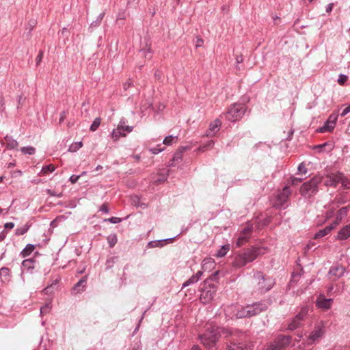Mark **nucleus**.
<instances>
[{
  "instance_id": "f257e3e1",
  "label": "nucleus",
  "mask_w": 350,
  "mask_h": 350,
  "mask_svg": "<svg viewBox=\"0 0 350 350\" xmlns=\"http://www.w3.org/2000/svg\"><path fill=\"white\" fill-rule=\"evenodd\" d=\"M265 252V247H252L237 255L234 258L233 265L239 268L242 267L247 263L253 262L258 256L263 255Z\"/></svg>"
},
{
  "instance_id": "f03ea898",
  "label": "nucleus",
  "mask_w": 350,
  "mask_h": 350,
  "mask_svg": "<svg viewBox=\"0 0 350 350\" xmlns=\"http://www.w3.org/2000/svg\"><path fill=\"white\" fill-rule=\"evenodd\" d=\"M220 336V328L211 326L206 333L200 336V339L206 350H217L216 342Z\"/></svg>"
},
{
  "instance_id": "7ed1b4c3",
  "label": "nucleus",
  "mask_w": 350,
  "mask_h": 350,
  "mask_svg": "<svg viewBox=\"0 0 350 350\" xmlns=\"http://www.w3.org/2000/svg\"><path fill=\"white\" fill-rule=\"evenodd\" d=\"M254 284L256 291L263 294L271 289L275 282L272 278L266 277L262 272L256 271L254 274Z\"/></svg>"
},
{
  "instance_id": "20e7f679",
  "label": "nucleus",
  "mask_w": 350,
  "mask_h": 350,
  "mask_svg": "<svg viewBox=\"0 0 350 350\" xmlns=\"http://www.w3.org/2000/svg\"><path fill=\"white\" fill-rule=\"evenodd\" d=\"M322 182V177L315 176L308 182L304 183L300 188V193L304 197H311L318 191V186Z\"/></svg>"
},
{
  "instance_id": "39448f33",
  "label": "nucleus",
  "mask_w": 350,
  "mask_h": 350,
  "mask_svg": "<svg viewBox=\"0 0 350 350\" xmlns=\"http://www.w3.org/2000/svg\"><path fill=\"white\" fill-rule=\"evenodd\" d=\"M226 314L229 316L231 319H241L246 317H251L250 312L248 310L247 306L245 307H242L240 306L232 304L226 307L224 310Z\"/></svg>"
},
{
  "instance_id": "423d86ee",
  "label": "nucleus",
  "mask_w": 350,
  "mask_h": 350,
  "mask_svg": "<svg viewBox=\"0 0 350 350\" xmlns=\"http://www.w3.org/2000/svg\"><path fill=\"white\" fill-rule=\"evenodd\" d=\"M246 111V107L243 104L232 105L226 113V118L230 122L239 121Z\"/></svg>"
},
{
  "instance_id": "0eeeda50",
  "label": "nucleus",
  "mask_w": 350,
  "mask_h": 350,
  "mask_svg": "<svg viewBox=\"0 0 350 350\" xmlns=\"http://www.w3.org/2000/svg\"><path fill=\"white\" fill-rule=\"evenodd\" d=\"M217 291L214 284H208L207 281H204L203 286L200 290V300L203 304L210 302L213 298Z\"/></svg>"
},
{
  "instance_id": "6e6552de",
  "label": "nucleus",
  "mask_w": 350,
  "mask_h": 350,
  "mask_svg": "<svg viewBox=\"0 0 350 350\" xmlns=\"http://www.w3.org/2000/svg\"><path fill=\"white\" fill-rule=\"evenodd\" d=\"M291 341L289 336H279L272 342L267 345L265 350H284Z\"/></svg>"
},
{
  "instance_id": "1a4fd4ad",
  "label": "nucleus",
  "mask_w": 350,
  "mask_h": 350,
  "mask_svg": "<svg viewBox=\"0 0 350 350\" xmlns=\"http://www.w3.org/2000/svg\"><path fill=\"white\" fill-rule=\"evenodd\" d=\"M325 334V327L320 323L314 325V329L311 332L307 339V344L313 345L318 342Z\"/></svg>"
},
{
  "instance_id": "9d476101",
  "label": "nucleus",
  "mask_w": 350,
  "mask_h": 350,
  "mask_svg": "<svg viewBox=\"0 0 350 350\" xmlns=\"http://www.w3.org/2000/svg\"><path fill=\"white\" fill-rule=\"evenodd\" d=\"M248 310H250V313L251 317L257 315L262 312L267 310L268 306L265 302H256L252 305H247Z\"/></svg>"
},
{
  "instance_id": "9b49d317",
  "label": "nucleus",
  "mask_w": 350,
  "mask_h": 350,
  "mask_svg": "<svg viewBox=\"0 0 350 350\" xmlns=\"http://www.w3.org/2000/svg\"><path fill=\"white\" fill-rule=\"evenodd\" d=\"M252 231V226L251 225H248L243 228L237 239V244L238 246H241L249 240Z\"/></svg>"
},
{
  "instance_id": "f8f14e48",
  "label": "nucleus",
  "mask_w": 350,
  "mask_h": 350,
  "mask_svg": "<svg viewBox=\"0 0 350 350\" xmlns=\"http://www.w3.org/2000/svg\"><path fill=\"white\" fill-rule=\"evenodd\" d=\"M333 301V299L325 298L324 295H320L316 300V305L319 308L326 310L332 307Z\"/></svg>"
},
{
  "instance_id": "ddd939ff",
  "label": "nucleus",
  "mask_w": 350,
  "mask_h": 350,
  "mask_svg": "<svg viewBox=\"0 0 350 350\" xmlns=\"http://www.w3.org/2000/svg\"><path fill=\"white\" fill-rule=\"evenodd\" d=\"M291 191L288 186H285L282 191L277 196V202L278 205L283 206L288 200Z\"/></svg>"
},
{
  "instance_id": "4468645a",
  "label": "nucleus",
  "mask_w": 350,
  "mask_h": 350,
  "mask_svg": "<svg viewBox=\"0 0 350 350\" xmlns=\"http://www.w3.org/2000/svg\"><path fill=\"white\" fill-rule=\"evenodd\" d=\"M345 272V268L342 265H336L330 268L329 275L334 280L342 277Z\"/></svg>"
},
{
  "instance_id": "2eb2a0df",
  "label": "nucleus",
  "mask_w": 350,
  "mask_h": 350,
  "mask_svg": "<svg viewBox=\"0 0 350 350\" xmlns=\"http://www.w3.org/2000/svg\"><path fill=\"white\" fill-rule=\"evenodd\" d=\"M221 125V122L219 119H215L213 122L209 124L208 129L206 131V135L208 137L213 136L217 133Z\"/></svg>"
},
{
  "instance_id": "dca6fc26",
  "label": "nucleus",
  "mask_w": 350,
  "mask_h": 350,
  "mask_svg": "<svg viewBox=\"0 0 350 350\" xmlns=\"http://www.w3.org/2000/svg\"><path fill=\"white\" fill-rule=\"evenodd\" d=\"M342 173L332 174L327 176L325 184L327 186L336 187L342 179Z\"/></svg>"
},
{
  "instance_id": "f3484780",
  "label": "nucleus",
  "mask_w": 350,
  "mask_h": 350,
  "mask_svg": "<svg viewBox=\"0 0 350 350\" xmlns=\"http://www.w3.org/2000/svg\"><path fill=\"white\" fill-rule=\"evenodd\" d=\"M124 121L121 120L118 125L117 129H113L111 132V137L115 140H118L120 137L126 136V133H124Z\"/></svg>"
},
{
  "instance_id": "a211bd4d",
  "label": "nucleus",
  "mask_w": 350,
  "mask_h": 350,
  "mask_svg": "<svg viewBox=\"0 0 350 350\" xmlns=\"http://www.w3.org/2000/svg\"><path fill=\"white\" fill-rule=\"evenodd\" d=\"M348 211L349 208L347 206H343L340 209H339V211L337 213L336 219L332 223V224H334L335 227L341 222V221L345 217L347 216Z\"/></svg>"
},
{
  "instance_id": "6ab92c4d",
  "label": "nucleus",
  "mask_w": 350,
  "mask_h": 350,
  "mask_svg": "<svg viewBox=\"0 0 350 350\" xmlns=\"http://www.w3.org/2000/svg\"><path fill=\"white\" fill-rule=\"evenodd\" d=\"M349 237H350V224L339 230L337 235V239L339 240H346Z\"/></svg>"
},
{
  "instance_id": "aec40b11",
  "label": "nucleus",
  "mask_w": 350,
  "mask_h": 350,
  "mask_svg": "<svg viewBox=\"0 0 350 350\" xmlns=\"http://www.w3.org/2000/svg\"><path fill=\"white\" fill-rule=\"evenodd\" d=\"M336 227L334 226V224H331L329 226H327L323 229H321L319 230L315 234L314 238V239H319L323 237L324 236L329 234L333 229H334Z\"/></svg>"
},
{
  "instance_id": "412c9836",
  "label": "nucleus",
  "mask_w": 350,
  "mask_h": 350,
  "mask_svg": "<svg viewBox=\"0 0 350 350\" xmlns=\"http://www.w3.org/2000/svg\"><path fill=\"white\" fill-rule=\"evenodd\" d=\"M335 128V124L331 123L329 121L326 120L323 126L319 128L317 131L318 133H326V132H332Z\"/></svg>"
},
{
  "instance_id": "4be33fe9",
  "label": "nucleus",
  "mask_w": 350,
  "mask_h": 350,
  "mask_svg": "<svg viewBox=\"0 0 350 350\" xmlns=\"http://www.w3.org/2000/svg\"><path fill=\"white\" fill-rule=\"evenodd\" d=\"M176 237H172V238H168V239H162V240H159L157 241H150L149 243V245H150L151 247H163V242L172 243Z\"/></svg>"
},
{
  "instance_id": "5701e85b",
  "label": "nucleus",
  "mask_w": 350,
  "mask_h": 350,
  "mask_svg": "<svg viewBox=\"0 0 350 350\" xmlns=\"http://www.w3.org/2000/svg\"><path fill=\"white\" fill-rule=\"evenodd\" d=\"M308 310H309V308L308 306H303L301 308L299 312L295 316V317L297 318V320L298 319L299 321L302 322L304 321V319H305V317H306V315L308 314Z\"/></svg>"
},
{
  "instance_id": "b1692460",
  "label": "nucleus",
  "mask_w": 350,
  "mask_h": 350,
  "mask_svg": "<svg viewBox=\"0 0 350 350\" xmlns=\"http://www.w3.org/2000/svg\"><path fill=\"white\" fill-rule=\"evenodd\" d=\"M36 260L32 258L24 260L22 262V266L27 270L33 269L35 267Z\"/></svg>"
},
{
  "instance_id": "393cba45",
  "label": "nucleus",
  "mask_w": 350,
  "mask_h": 350,
  "mask_svg": "<svg viewBox=\"0 0 350 350\" xmlns=\"http://www.w3.org/2000/svg\"><path fill=\"white\" fill-rule=\"evenodd\" d=\"M35 249V246L33 244H27L25 247L21 251V255L23 257L29 256Z\"/></svg>"
},
{
  "instance_id": "a878e982",
  "label": "nucleus",
  "mask_w": 350,
  "mask_h": 350,
  "mask_svg": "<svg viewBox=\"0 0 350 350\" xmlns=\"http://www.w3.org/2000/svg\"><path fill=\"white\" fill-rule=\"evenodd\" d=\"M6 139V146L10 149L16 148L18 143L16 140L12 139L11 137H5Z\"/></svg>"
},
{
  "instance_id": "bb28decb",
  "label": "nucleus",
  "mask_w": 350,
  "mask_h": 350,
  "mask_svg": "<svg viewBox=\"0 0 350 350\" xmlns=\"http://www.w3.org/2000/svg\"><path fill=\"white\" fill-rule=\"evenodd\" d=\"M52 305L51 302L46 303L43 306L40 308V314L41 316L48 314L51 312Z\"/></svg>"
},
{
  "instance_id": "cd10ccee",
  "label": "nucleus",
  "mask_w": 350,
  "mask_h": 350,
  "mask_svg": "<svg viewBox=\"0 0 350 350\" xmlns=\"http://www.w3.org/2000/svg\"><path fill=\"white\" fill-rule=\"evenodd\" d=\"M87 282V276H84L82 278L80 279V280L74 286L73 290L77 291V292H79L80 290L79 289V287L84 288Z\"/></svg>"
},
{
  "instance_id": "c85d7f7f",
  "label": "nucleus",
  "mask_w": 350,
  "mask_h": 350,
  "mask_svg": "<svg viewBox=\"0 0 350 350\" xmlns=\"http://www.w3.org/2000/svg\"><path fill=\"white\" fill-rule=\"evenodd\" d=\"M301 323V322L300 321H299L298 319L297 320V318L295 317V318L288 324V329L289 330L296 329L297 327H299Z\"/></svg>"
},
{
  "instance_id": "c756f323",
  "label": "nucleus",
  "mask_w": 350,
  "mask_h": 350,
  "mask_svg": "<svg viewBox=\"0 0 350 350\" xmlns=\"http://www.w3.org/2000/svg\"><path fill=\"white\" fill-rule=\"evenodd\" d=\"M59 279L57 278L55 280H54V282L51 284V285H49L47 286L44 290H43V293L45 294V295H48L49 293H51L53 291V288H54V285H56L58 282H59Z\"/></svg>"
},
{
  "instance_id": "7c9ffc66",
  "label": "nucleus",
  "mask_w": 350,
  "mask_h": 350,
  "mask_svg": "<svg viewBox=\"0 0 350 350\" xmlns=\"http://www.w3.org/2000/svg\"><path fill=\"white\" fill-rule=\"evenodd\" d=\"M177 136L168 135L164 138L163 143L165 145L170 146L174 143V140H176V142L177 141Z\"/></svg>"
},
{
  "instance_id": "2f4dec72",
  "label": "nucleus",
  "mask_w": 350,
  "mask_h": 350,
  "mask_svg": "<svg viewBox=\"0 0 350 350\" xmlns=\"http://www.w3.org/2000/svg\"><path fill=\"white\" fill-rule=\"evenodd\" d=\"M100 122L101 119L100 118H96L90 126V131L93 132L96 131L100 125Z\"/></svg>"
},
{
  "instance_id": "473e14b6",
  "label": "nucleus",
  "mask_w": 350,
  "mask_h": 350,
  "mask_svg": "<svg viewBox=\"0 0 350 350\" xmlns=\"http://www.w3.org/2000/svg\"><path fill=\"white\" fill-rule=\"evenodd\" d=\"M29 228V226L27 224L23 226V227L18 228L16 230L15 234L17 236L23 235L28 231Z\"/></svg>"
},
{
  "instance_id": "72a5a7b5",
  "label": "nucleus",
  "mask_w": 350,
  "mask_h": 350,
  "mask_svg": "<svg viewBox=\"0 0 350 350\" xmlns=\"http://www.w3.org/2000/svg\"><path fill=\"white\" fill-rule=\"evenodd\" d=\"M229 246L228 245H223L221 248L217 252V256L220 258L224 256L227 254Z\"/></svg>"
},
{
  "instance_id": "f704fd0d",
  "label": "nucleus",
  "mask_w": 350,
  "mask_h": 350,
  "mask_svg": "<svg viewBox=\"0 0 350 350\" xmlns=\"http://www.w3.org/2000/svg\"><path fill=\"white\" fill-rule=\"evenodd\" d=\"M108 243L110 247H113L117 243V237L116 234H110L107 237Z\"/></svg>"
},
{
  "instance_id": "c9c22d12",
  "label": "nucleus",
  "mask_w": 350,
  "mask_h": 350,
  "mask_svg": "<svg viewBox=\"0 0 350 350\" xmlns=\"http://www.w3.org/2000/svg\"><path fill=\"white\" fill-rule=\"evenodd\" d=\"M55 170V166L52 164H50L43 166L41 171L43 174H48L49 172H53Z\"/></svg>"
},
{
  "instance_id": "e433bc0d",
  "label": "nucleus",
  "mask_w": 350,
  "mask_h": 350,
  "mask_svg": "<svg viewBox=\"0 0 350 350\" xmlns=\"http://www.w3.org/2000/svg\"><path fill=\"white\" fill-rule=\"evenodd\" d=\"M21 152L24 154H33L36 152V149L32 146H26L21 148Z\"/></svg>"
},
{
  "instance_id": "4c0bfd02",
  "label": "nucleus",
  "mask_w": 350,
  "mask_h": 350,
  "mask_svg": "<svg viewBox=\"0 0 350 350\" xmlns=\"http://www.w3.org/2000/svg\"><path fill=\"white\" fill-rule=\"evenodd\" d=\"M198 280L193 276L192 275L191 278H189L187 281H185L183 284V286H182V288H185L191 284H195L198 282Z\"/></svg>"
},
{
  "instance_id": "58836bf2",
  "label": "nucleus",
  "mask_w": 350,
  "mask_h": 350,
  "mask_svg": "<svg viewBox=\"0 0 350 350\" xmlns=\"http://www.w3.org/2000/svg\"><path fill=\"white\" fill-rule=\"evenodd\" d=\"M342 180H340V183L342 184V187L345 189H349L350 188V181L347 178H346L343 174H342Z\"/></svg>"
},
{
  "instance_id": "ea45409f",
  "label": "nucleus",
  "mask_w": 350,
  "mask_h": 350,
  "mask_svg": "<svg viewBox=\"0 0 350 350\" xmlns=\"http://www.w3.org/2000/svg\"><path fill=\"white\" fill-rule=\"evenodd\" d=\"M116 258L117 257L116 256L109 258L106 261V269H108L111 268L113 266Z\"/></svg>"
},
{
  "instance_id": "a19ab883",
  "label": "nucleus",
  "mask_w": 350,
  "mask_h": 350,
  "mask_svg": "<svg viewBox=\"0 0 350 350\" xmlns=\"http://www.w3.org/2000/svg\"><path fill=\"white\" fill-rule=\"evenodd\" d=\"M139 53L141 55H144L146 58H151V49L150 48H148L146 49H140Z\"/></svg>"
},
{
  "instance_id": "79ce46f5",
  "label": "nucleus",
  "mask_w": 350,
  "mask_h": 350,
  "mask_svg": "<svg viewBox=\"0 0 350 350\" xmlns=\"http://www.w3.org/2000/svg\"><path fill=\"white\" fill-rule=\"evenodd\" d=\"M347 79H348V76L347 75H343V74H340L338 76V83L340 85H344L346 83Z\"/></svg>"
},
{
  "instance_id": "37998d69",
  "label": "nucleus",
  "mask_w": 350,
  "mask_h": 350,
  "mask_svg": "<svg viewBox=\"0 0 350 350\" xmlns=\"http://www.w3.org/2000/svg\"><path fill=\"white\" fill-rule=\"evenodd\" d=\"M183 158V151L182 150H177L173 157V161L181 160Z\"/></svg>"
},
{
  "instance_id": "c03bdc74",
  "label": "nucleus",
  "mask_w": 350,
  "mask_h": 350,
  "mask_svg": "<svg viewBox=\"0 0 350 350\" xmlns=\"http://www.w3.org/2000/svg\"><path fill=\"white\" fill-rule=\"evenodd\" d=\"M0 275L4 278L10 275V269L7 267H2L0 270Z\"/></svg>"
},
{
  "instance_id": "a18cd8bd",
  "label": "nucleus",
  "mask_w": 350,
  "mask_h": 350,
  "mask_svg": "<svg viewBox=\"0 0 350 350\" xmlns=\"http://www.w3.org/2000/svg\"><path fill=\"white\" fill-rule=\"evenodd\" d=\"M299 174H305L307 172V170L303 163H300L297 167Z\"/></svg>"
},
{
  "instance_id": "49530a36",
  "label": "nucleus",
  "mask_w": 350,
  "mask_h": 350,
  "mask_svg": "<svg viewBox=\"0 0 350 350\" xmlns=\"http://www.w3.org/2000/svg\"><path fill=\"white\" fill-rule=\"evenodd\" d=\"M337 119H338V116L332 113L329 116V118L327 120L329 121L331 123H333L334 124L336 125Z\"/></svg>"
},
{
  "instance_id": "de8ad7c7",
  "label": "nucleus",
  "mask_w": 350,
  "mask_h": 350,
  "mask_svg": "<svg viewBox=\"0 0 350 350\" xmlns=\"http://www.w3.org/2000/svg\"><path fill=\"white\" fill-rule=\"evenodd\" d=\"M303 180L302 178H295L293 177L291 178V183L293 185H297L300 183Z\"/></svg>"
},
{
  "instance_id": "09e8293b",
  "label": "nucleus",
  "mask_w": 350,
  "mask_h": 350,
  "mask_svg": "<svg viewBox=\"0 0 350 350\" xmlns=\"http://www.w3.org/2000/svg\"><path fill=\"white\" fill-rule=\"evenodd\" d=\"M111 224H119L122 221V219L117 217H112L107 219Z\"/></svg>"
},
{
  "instance_id": "8fccbe9b",
  "label": "nucleus",
  "mask_w": 350,
  "mask_h": 350,
  "mask_svg": "<svg viewBox=\"0 0 350 350\" xmlns=\"http://www.w3.org/2000/svg\"><path fill=\"white\" fill-rule=\"evenodd\" d=\"M81 176V175H72L70 177V181L71 182L72 184H75L76 183L78 180L79 179V178Z\"/></svg>"
},
{
  "instance_id": "3c124183",
  "label": "nucleus",
  "mask_w": 350,
  "mask_h": 350,
  "mask_svg": "<svg viewBox=\"0 0 350 350\" xmlns=\"http://www.w3.org/2000/svg\"><path fill=\"white\" fill-rule=\"evenodd\" d=\"M43 55H44L43 51H40L39 52V53H38V55L37 57H36V64H37V65H38V64L41 62V61H42V58H43Z\"/></svg>"
},
{
  "instance_id": "603ef678",
  "label": "nucleus",
  "mask_w": 350,
  "mask_h": 350,
  "mask_svg": "<svg viewBox=\"0 0 350 350\" xmlns=\"http://www.w3.org/2000/svg\"><path fill=\"white\" fill-rule=\"evenodd\" d=\"M349 113H350V104L342 110V113H340V116L342 117H344Z\"/></svg>"
},
{
  "instance_id": "864d4df0",
  "label": "nucleus",
  "mask_w": 350,
  "mask_h": 350,
  "mask_svg": "<svg viewBox=\"0 0 350 350\" xmlns=\"http://www.w3.org/2000/svg\"><path fill=\"white\" fill-rule=\"evenodd\" d=\"M46 193L51 196H57V197H61L62 196V194L61 193H59L57 194L55 191H53V190H51V189H48L46 191Z\"/></svg>"
},
{
  "instance_id": "5fc2aeb1",
  "label": "nucleus",
  "mask_w": 350,
  "mask_h": 350,
  "mask_svg": "<svg viewBox=\"0 0 350 350\" xmlns=\"http://www.w3.org/2000/svg\"><path fill=\"white\" fill-rule=\"evenodd\" d=\"M126 18V13L125 12H119L117 16V20H124Z\"/></svg>"
},
{
  "instance_id": "6e6d98bb",
  "label": "nucleus",
  "mask_w": 350,
  "mask_h": 350,
  "mask_svg": "<svg viewBox=\"0 0 350 350\" xmlns=\"http://www.w3.org/2000/svg\"><path fill=\"white\" fill-rule=\"evenodd\" d=\"M213 145V141H210V142H208V144L206 146L200 147V150L201 151H204V150H206V148L212 147Z\"/></svg>"
},
{
  "instance_id": "4d7b16f0",
  "label": "nucleus",
  "mask_w": 350,
  "mask_h": 350,
  "mask_svg": "<svg viewBox=\"0 0 350 350\" xmlns=\"http://www.w3.org/2000/svg\"><path fill=\"white\" fill-rule=\"evenodd\" d=\"M5 109V99L4 97L0 96V110L4 111Z\"/></svg>"
},
{
  "instance_id": "13d9d810",
  "label": "nucleus",
  "mask_w": 350,
  "mask_h": 350,
  "mask_svg": "<svg viewBox=\"0 0 350 350\" xmlns=\"http://www.w3.org/2000/svg\"><path fill=\"white\" fill-rule=\"evenodd\" d=\"M99 210H100V211L103 212L105 213H109V208H108L107 206L105 204H103L100 207Z\"/></svg>"
},
{
  "instance_id": "bf43d9fd",
  "label": "nucleus",
  "mask_w": 350,
  "mask_h": 350,
  "mask_svg": "<svg viewBox=\"0 0 350 350\" xmlns=\"http://www.w3.org/2000/svg\"><path fill=\"white\" fill-rule=\"evenodd\" d=\"M66 112L65 111H63L60 114V118H59V122L60 124L62 123L64 121V120L66 119Z\"/></svg>"
},
{
  "instance_id": "052dcab7",
  "label": "nucleus",
  "mask_w": 350,
  "mask_h": 350,
  "mask_svg": "<svg viewBox=\"0 0 350 350\" xmlns=\"http://www.w3.org/2000/svg\"><path fill=\"white\" fill-rule=\"evenodd\" d=\"M163 149L162 148H151L150 149V151L152 152V154H158L159 152L163 151Z\"/></svg>"
},
{
  "instance_id": "680f3d73",
  "label": "nucleus",
  "mask_w": 350,
  "mask_h": 350,
  "mask_svg": "<svg viewBox=\"0 0 350 350\" xmlns=\"http://www.w3.org/2000/svg\"><path fill=\"white\" fill-rule=\"evenodd\" d=\"M132 85H133V83L130 80H129L128 81H126V83H124L123 84V87L125 90H127L129 88H130Z\"/></svg>"
},
{
  "instance_id": "e2e57ef3",
  "label": "nucleus",
  "mask_w": 350,
  "mask_h": 350,
  "mask_svg": "<svg viewBox=\"0 0 350 350\" xmlns=\"http://www.w3.org/2000/svg\"><path fill=\"white\" fill-rule=\"evenodd\" d=\"M4 227L7 229H12L14 227V224L13 222H8L5 224Z\"/></svg>"
},
{
  "instance_id": "0e129e2a",
  "label": "nucleus",
  "mask_w": 350,
  "mask_h": 350,
  "mask_svg": "<svg viewBox=\"0 0 350 350\" xmlns=\"http://www.w3.org/2000/svg\"><path fill=\"white\" fill-rule=\"evenodd\" d=\"M203 273L202 271H198L195 275H193L198 280H199L202 275Z\"/></svg>"
},
{
  "instance_id": "69168bd1",
  "label": "nucleus",
  "mask_w": 350,
  "mask_h": 350,
  "mask_svg": "<svg viewBox=\"0 0 350 350\" xmlns=\"http://www.w3.org/2000/svg\"><path fill=\"white\" fill-rule=\"evenodd\" d=\"M333 7H334V3H329L327 5V7H326V12H330L332 10Z\"/></svg>"
},
{
  "instance_id": "338daca9",
  "label": "nucleus",
  "mask_w": 350,
  "mask_h": 350,
  "mask_svg": "<svg viewBox=\"0 0 350 350\" xmlns=\"http://www.w3.org/2000/svg\"><path fill=\"white\" fill-rule=\"evenodd\" d=\"M132 130H133V126H124V132L130 133V132L132 131Z\"/></svg>"
},
{
  "instance_id": "774afa93",
  "label": "nucleus",
  "mask_w": 350,
  "mask_h": 350,
  "mask_svg": "<svg viewBox=\"0 0 350 350\" xmlns=\"http://www.w3.org/2000/svg\"><path fill=\"white\" fill-rule=\"evenodd\" d=\"M243 61V58L242 55H237L236 57V62H237V64L242 63Z\"/></svg>"
}]
</instances>
